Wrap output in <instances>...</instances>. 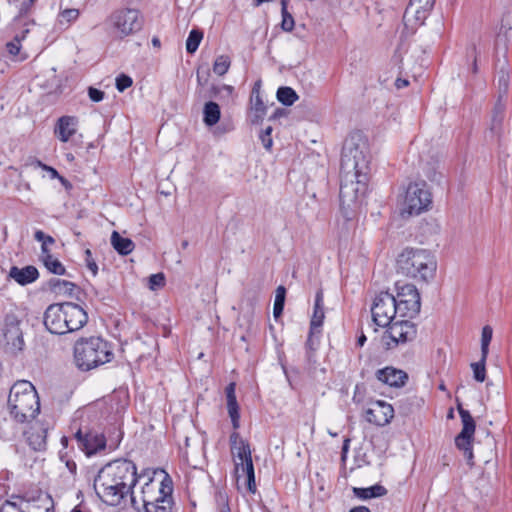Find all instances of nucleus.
Wrapping results in <instances>:
<instances>
[{"mask_svg":"<svg viewBox=\"0 0 512 512\" xmlns=\"http://www.w3.org/2000/svg\"><path fill=\"white\" fill-rule=\"evenodd\" d=\"M366 141L360 134L351 135L344 142L340 168V206L346 218L367 190L369 161L365 154Z\"/></svg>","mask_w":512,"mask_h":512,"instance_id":"f257e3e1","label":"nucleus"},{"mask_svg":"<svg viewBox=\"0 0 512 512\" xmlns=\"http://www.w3.org/2000/svg\"><path fill=\"white\" fill-rule=\"evenodd\" d=\"M136 465L128 459H116L103 466L94 479V489L101 501L119 506L127 496L135 507L133 488L137 483Z\"/></svg>","mask_w":512,"mask_h":512,"instance_id":"f03ea898","label":"nucleus"},{"mask_svg":"<svg viewBox=\"0 0 512 512\" xmlns=\"http://www.w3.org/2000/svg\"><path fill=\"white\" fill-rule=\"evenodd\" d=\"M8 407L11 417L19 423L29 422L37 416L40 401L31 382L20 380L13 384L8 396Z\"/></svg>","mask_w":512,"mask_h":512,"instance_id":"7ed1b4c3","label":"nucleus"},{"mask_svg":"<svg viewBox=\"0 0 512 512\" xmlns=\"http://www.w3.org/2000/svg\"><path fill=\"white\" fill-rule=\"evenodd\" d=\"M436 269L435 256L426 249L406 248L397 258L399 273L424 282L435 276Z\"/></svg>","mask_w":512,"mask_h":512,"instance_id":"20e7f679","label":"nucleus"},{"mask_svg":"<svg viewBox=\"0 0 512 512\" xmlns=\"http://www.w3.org/2000/svg\"><path fill=\"white\" fill-rule=\"evenodd\" d=\"M113 357L111 344L101 337L81 338L74 346L75 363L82 371L108 363Z\"/></svg>","mask_w":512,"mask_h":512,"instance_id":"39448f33","label":"nucleus"},{"mask_svg":"<svg viewBox=\"0 0 512 512\" xmlns=\"http://www.w3.org/2000/svg\"><path fill=\"white\" fill-rule=\"evenodd\" d=\"M104 25L109 35L122 40L141 31L144 18L138 9L120 8L107 17Z\"/></svg>","mask_w":512,"mask_h":512,"instance_id":"423d86ee","label":"nucleus"},{"mask_svg":"<svg viewBox=\"0 0 512 512\" xmlns=\"http://www.w3.org/2000/svg\"><path fill=\"white\" fill-rule=\"evenodd\" d=\"M394 295L398 314L402 317L413 318L420 312V294L413 284L396 282Z\"/></svg>","mask_w":512,"mask_h":512,"instance_id":"0eeeda50","label":"nucleus"},{"mask_svg":"<svg viewBox=\"0 0 512 512\" xmlns=\"http://www.w3.org/2000/svg\"><path fill=\"white\" fill-rule=\"evenodd\" d=\"M387 326L388 329L382 336L383 346L387 350L394 349L398 345H404L416 338V325L409 320L391 321Z\"/></svg>","mask_w":512,"mask_h":512,"instance_id":"6e6552de","label":"nucleus"},{"mask_svg":"<svg viewBox=\"0 0 512 512\" xmlns=\"http://www.w3.org/2000/svg\"><path fill=\"white\" fill-rule=\"evenodd\" d=\"M431 203V193L426 188V183H411L406 189L402 214L418 215L427 210Z\"/></svg>","mask_w":512,"mask_h":512,"instance_id":"1a4fd4ad","label":"nucleus"},{"mask_svg":"<svg viewBox=\"0 0 512 512\" xmlns=\"http://www.w3.org/2000/svg\"><path fill=\"white\" fill-rule=\"evenodd\" d=\"M21 321L14 314L6 315L2 328L5 351L11 355H17L24 349L25 342L20 328Z\"/></svg>","mask_w":512,"mask_h":512,"instance_id":"9d476101","label":"nucleus"},{"mask_svg":"<svg viewBox=\"0 0 512 512\" xmlns=\"http://www.w3.org/2000/svg\"><path fill=\"white\" fill-rule=\"evenodd\" d=\"M371 312L376 325L380 327L389 325L398 314L394 295L387 291L380 292L374 299Z\"/></svg>","mask_w":512,"mask_h":512,"instance_id":"9b49d317","label":"nucleus"},{"mask_svg":"<svg viewBox=\"0 0 512 512\" xmlns=\"http://www.w3.org/2000/svg\"><path fill=\"white\" fill-rule=\"evenodd\" d=\"M172 492V480L168 475H166L160 484V496L154 501H150L145 497L143 498V508L145 512H172Z\"/></svg>","mask_w":512,"mask_h":512,"instance_id":"f8f14e48","label":"nucleus"},{"mask_svg":"<svg viewBox=\"0 0 512 512\" xmlns=\"http://www.w3.org/2000/svg\"><path fill=\"white\" fill-rule=\"evenodd\" d=\"M74 438L78 447L87 455L91 456L104 450L107 446V440L103 433H98L90 429H78Z\"/></svg>","mask_w":512,"mask_h":512,"instance_id":"ddd939ff","label":"nucleus"},{"mask_svg":"<svg viewBox=\"0 0 512 512\" xmlns=\"http://www.w3.org/2000/svg\"><path fill=\"white\" fill-rule=\"evenodd\" d=\"M63 307V303H53L47 307L44 313V326L52 334L62 335L67 333L65 310Z\"/></svg>","mask_w":512,"mask_h":512,"instance_id":"4468645a","label":"nucleus"},{"mask_svg":"<svg viewBox=\"0 0 512 512\" xmlns=\"http://www.w3.org/2000/svg\"><path fill=\"white\" fill-rule=\"evenodd\" d=\"M26 512H54L51 496L40 489L23 492Z\"/></svg>","mask_w":512,"mask_h":512,"instance_id":"2eb2a0df","label":"nucleus"},{"mask_svg":"<svg viewBox=\"0 0 512 512\" xmlns=\"http://www.w3.org/2000/svg\"><path fill=\"white\" fill-rule=\"evenodd\" d=\"M393 416L394 409L392 405L381 400L371 403L370 407L366 410V420L377 426L387 425Z\"/></svg>","mask_w":512,"mask_h":512,"instance_id":"dca6fc26","label":"nucleus"},{"mask_svg":"<svg viewBox=\"0 0 512 512\" xmlns=\"http://www.w3.org/2000/svg\"><path fill=\"white\" fill-rule=\"evenodd\" d=\"M65 310V320L67 333L78 331L83 328L88 321L87 312L78 304L73 302H63Z\"/></svg>","mask_w":512,"mask_h":512,"instance_id":"f3484780","label":"nucleus"},{"mask_svg":"<svg viewBox=\"0 0 512 512\" xmlns=\"http://www.w3.org/2000/svg\"><path fill=\"white\" fill-rule=\"evenodd\" d=\"M376 378L391 387H402L405 385L408 375L403 370L387 366L376 372Z\"/></svg>","mask_w":512,"mask_h":512,"instance_id":"a211bd4d","label":"nucleus"},{"mask_svg":"<svg viewBox=\"0 0 512 512\" xmlns=\"http://www.w3.org/2000/svg\"><path fill=\"white\" fill-rule=\"evenodd\" d=\"M78 119L75 116H62L58 119L54 133L61 142H68L77 131Z\"/></svg>","mask_w":512,"mask_h":512,"instance_id":"6ab92c4d","label":"nucleus"},{"mask_svg":"<svg viewBox=\"0 0 512 512\" xmlns=\"http://www.w3.org/2000/svg\"><path fill=\"white\" fill-rule=\"evenodd\" d=\"M9 277L19 285L25 286L35 282L38 279L39 271L33 265H28L23 268L12 266L9 271Z\"/></svg>","mask_w":512,"mask_h":512,"instance_id":"aec40b11","label":"nucleus"},{"mask_svg":"<svg viewBox=\"0 0 512 512\" xmlns=\"http://www.w3.org/2000/svg\"><path fill=\"white\" fill-rule=\"evenodd\" d=\"M434 4L435 2L433 1L428 3V0H420L417 4H412V0H410L405 10L404 18H406L410 12H413L416 24L423 25L430 11L434 7Z\"/></svg>","mask_w":512,"mask_h":512,"instance_id":"412c9836","label":"nucleus"},{"mask_svg":"<svg viewBox=\"0 0 512 512\" xmlns=\"http://www.w3.org/2000/svg\"><path fill=\"white\" fill-rule=\"evenodd\" d=\"M323 298V291L322 289H319L315 295L313 315L310 321V328L312 329H321L323 325L325 318Z\"/></svg>","mask_w":512,"mask_h":512,"instance_id":"4be33fe9","label":"nucleus"},{"mask_svg":"<svg viewBox=\"0 0 512 512\" xmlns=\"http://www.w3.org/2000/svg\"><path fill=\"white\" fill-rule=\"evenodd\" d=\"M29 446L35 451H42L46 448L47 430L45 428H32L26 433Z\"/></svg>","mask_w":512,"mask_h":512,"instance_id":"5701e85b","label":"nucleus"},{"mask_svg":"<svg viewBox=\"0 0 512 512\" xmlns=\"http://www.w3.org/2000/svg\"><path fill=\"white\" fill-rule=\"evenodd\" d=\"M352 491L354 496L362 500L382 497L388 492L387 489L380 484H375L367 488L353 487Z\"/></svg>","mask_w":512,"mask_h":512,"instance_id":"b1692460","label":"nucleus"},{"mask_svg":"<svg viewBox=\"0 0 512 512\" xmlns=\"http://www.w3.org/2000/svg\"><path fill=\"white\" fill-rule=\"evenodd\" d=\"M321 329L309 328L308 338L305 344L307 361L315 363L314 352L318 349L320 343Z\"/></svg>","mask_w":512,"mask_h":512,"instance_id":"393cba45","label":"nucleus"},{"mask_svg":"<svg viewBox=\"0 0 512 512\" xmlns=\"http://www.w3.org/2000/svg\"><path fill=\"white\" fill-rule=\"evenodd\" d=\"M111 244L120 255L130 254L135 247L134 242L130 238L122 237L116 231L111 235Z\"/></svg>","mask_w":512,"mask_h":512,"instance_id":"a878e982","label":"nucleus"},{"mask_svg":"<svg viewBox=\"0 0 512 512\" xmlns=\"http://www.w3.org/2000/svg\"><path fill=\"white\" fill-rule=\"evenodd\" d=\"M221 111L220 106L213 101L205 103L203 109V122L211 127L218 123L220 120Z\"/></svg>","mask_w":512,"mask_h":512,"instance_id":"bb28decb","label":"nucleus"},{"mask_svg":"<svg viewBox=\"0 0 512 512\" xmlns=\"http://www.w3.org/2000/svg\"><path fill=\"white\" fill-rule=\"evenodd\" d=\"M35 2L36 0H23L21 2L19 6L18 15L13 20L15 26H27L28 23H34V21L29 20L27 16L30 13Z\"/></svg>","mask_w":512,"mask_h":512,"instance_id":"cd10ccee","label":"nucleus"},{"mask_svg":"<svg viewBox=\"0 0 512 512\" xmlns=\"http://www.w3.org/2000/svg\"><path fill=\"white\" fill-rule=\"evenodd\" d=\"M0 512H26L23 493L11 495L10 499L0 506Z\"/></svg>","mask_w":512,"mask_h":512,"instance_id":"c85d7f7f","label":"nucleus"},{"mask_svg":"<svg viewBox=\"0 0 512 512\" xmlns=\"http://www.w3.org/2000/svg\"><path fill=\"white\" fill-rule=\"evenodd\" d=\"M457 410H458V413L460 415L461 422H462L461 432L464 434L474 436L475 428H476L474 418L471 416V414L468 410H466L462 407L461 404L457 405Z\"/></svg>","mask_w":512,"mask_h":512,"instance_id":"c756f323","label":"nucleus"},{"mask_svg":"<svg viewBox=\"0 0 512 512\" xmlns=\"http://www.w3.org/2000/svg\"><path fill=\"white\" fill-rule=\"evenodd\" d=\"M41 261L43 262L46 269L55 275H65L66 269L64 265L56 258L52 256V254L46 253L41 255Z\"/></svg>","mask_w":512,"mask_h":512,"instance_id":"7c9ffc66","label":"nucleus"},{"mask_svg":"<svg viewBox=\"0 0 512 512\" xmlns=\"http://www.w3.org/2000/svg\"><path fill=\"white\" fill-rule=\"evenodd\" d=\"M232 454L235 456V468L236 471L240 469V465H243L245 461H248L251 457V450L250 445L246 441H240V446H237L232 452Z\"/></svg>","mask_w":512,"mask_h":512,"instance_id":"2f4dec72","label":"nucleus"},{"mask_svg":"<svg viewBox=\"0 0 512 512\" xmlns=\"http://www.w3.org/2000/svg\"><path fill=\"white\" fill-rule=\"evenodd\" d=\"M277 100L285 106H291L298 99L294 89L288 86L279 87L277 90Z\"/></svg>","mask_w":512,"mask_h":512,"instance_id":"473e14b6","label":"nucleus"},{"mask_svg":"<svg viewBox=\"0 0 512 512\" xmlns=\"http://www.w3.org/2000/svg\"><path fill=\"white\" fill-rule=\"evenodd\" d=\"M243 473L247 476V489L250 493L256 492V483H255V472L252 458H249L248 461H245L243 465H240Z\"/></svg>","mask_w":512,"mask_h":512,"instance_id":"72a5a7b5","label":"nucleus"},{"mask_svg":"<svg viewBox=\"0 0 512 512\" xmlns=\"http://www.w3.org/2000/svg\"><path fill=\"white\" fill-rule=\"evenodd\" d=\"M203 39V32L200 29H192L186 40V51L193 54L197 51L201 40Z\"/></svg>","mask_w":512,"mask_h":512,"instance_id":"f704fd0d","label":"nucleus"},{"mask_svg":"<svg viewBox=\"0 0 512 512\" xmlns=\"http://www.w3.org/2000/svg\"><path fill=\"white\" fill-rule=\"evenodd\" d=\"M280 3L282 15L281 27L284 31L290 32L294 29L295 22L293 16L287 9L289 0H280Z\"/></svg>","mask_w":512,"mask_h":512,"instance_id":"c9c22d12","label":"nucleus"},{"mask_svg":"<svg viewBox=\"0 0 512 512\" xmlns=\"http://www.w3.org/2000/svg\"><path fill=\"white\" fill-rule=\"evenodd\" d=\"M251 102L253 104V110L255 112V119L253 120V122H259L263 119L265 113H266V106L264 105V102L260 96V94L258 95H251Z\"/></svg>","mask_w":512,"mask_h":512,"instance_id":"e433bc0d","label":"nucleus"},{"mask_svg":"<svg viewBox=\"0 0 512 512\" xmlns=\"http://www.w3.org/2000/svg\"><path fill=\"white\" fill-rule=\"evenodd\" d=\"M231 61L227 55H220L216 58L213 64V71L219 76L226 74L230 68Z\"/></svg>","mask_w":512,"mask_h":512,"instance_id":"4c0bfd02","label":"nucleus"},{"mask_svg":"<svg viewBox=\"0 0 512 512\" xmlns=\"http://www.w3.org/2000/svg\"><path fill=\"white\" fill-rule=\"evenodd\" d=\"M493 330L489 325H486L482 329L481 335V354L483 358H487L489 352V344L492 340Z\"/></svg>","mask_w":512,"mask_h":512,"instance_id":"58836bf2","label":"nucleus"},{"mask_svg":"<svg viewBox=\"0 0 512 512\" xmlns=\"http://www.w3.org/2000/svg\"><path fill=\"white\" fill-rule=\"evenodd\" d=\"M486 359L487 358H483V356L481 355V359L478 362L471 364V368L473 370V376L477 382H484V380L486 378V368H485Z\"/></svg>","mask_w":512,"mask_h":512,"instance_id":"ea45409f","label":"nucleus"},{"mask_svg":"<svg viewBox=\"0 0 512 512\" xmlns=\"http://www.w3.org/2000/svg\"><path fill=\"white\" fill-rule=\"evenodd\" d=\"M34 238L41 242V255L49 253L48 245L55 244V239L52 236L46 235L42 230H37L34 233Z\"/></svg>","mask_w":512,"mask_h":512,"instance_id":"a19ab883","label":"nucleus"},{"mask_svg":"<svg viewBox=\"0 0 512 512\" xmlns=\"http://www.w3.org/2000/svg\"><path fill=\"white\" fill-rule=\"evenodd\" d=\"M228 414L231 418L232 426L234 430H237L240 427V414H239V405L237 401L232 403H227Z\"/></svg>","mask_w":512,"mask_h":512,"instance_id":"79ce46f5","label":"nucleus"},{"mask_svg":"<svg viewBox=\"0 0 512 512\" xmlns=\"http://www.w3.org/2000/svg\"><path fill=\"white\" fill-rule=\"evenodd\" d=\"M79 16V10L78 9H74V8H70V9H65L63 10L59 16H58V21L60 24H70L71 22L75 21Z\"/></svg>","mask_w":512,"mask_h":512,"instance_id":"37998d69","label":"nucleus"},{"mask_svg":"<svg viewBox=\"0 0 512 512\" xmlns=\"http://www.w3.org/2000/svg\"><path fill=\"white\" fill-rule=\"evenodd\" d=\"M473 436L460 432L455 438L456 447L461 450H468L472 447Z\"/></svg>","mask_w":512,"mask_h":512,"instance_id":"c03bdc74","label":"nucleus"},{"mask_svg":"<svg viewBox=\"0 0 512 512\" xmlns=\"http://www.w3.org/2000/svg\"><path fill=\"white\" fill-rule=\"evenodd\" d=\"M148 286L150 290H157L165 286V276L163 273L152 274L149 277Z\"/></svg>","mask_w":512,"mask_h":512,"instance_id":"a18cd8bd","label":"nucleus"},{"mask_svg":"<svg viewBox=\"0 0 512 512\" xmlns=\"http://www.w3.org/2000/svg\"><path fill=\"white\" fill-rule=\"evenodd\" d=\"M48 286L51 291L55 293H62L61 286H71L74 287V283L67 281V280H61L57 278H52L48 282Z\"/></svg>","mask_w":512,"mask_h":512,"instance_id":"49530a36","label":"nucleus"},{"mask_svg":"<svg viewBox=\"0 0 512 512\" xmlns=\"http://www.w3.org/2000/svg\"><path fill=\"white\" fill-rule=\"evenodd\" d=\"M132 78L126 74H120L116 77V88L119 92H123L132 85Z\"/></svg>","mask_w":512,"mask_h":512,"instance_id":"de8ad7c7","label":"nucleus"},{"mask_svg":"<svg viewBox=\"0 0 512 512\" xmlns=\"http://www.w3.org/2000/svg\"><path fill=\"white\" fill-rule=\"evenodd\" d=\"M271 133H272V127L268 126L260 134V140L262 142V145L268 151L271 150L272 145H273Z\"/></svg>","mask_w":512,"mask_h":512,"instance_id":"09e8293b","label":"nucleus"},{"mask_svg":"<svg viewBox=\"0 0 512 512\" xmlns=\"http://www.w3.org/2000/svg\"><path fill=\"white\" fill-rule=\"evenodd\" d=\"M504 116L492 115L490 132L496 136H499L502 131Z\"/></svg>","mask_w":512,"mask_h":512,"instance_id":"8fccbe9b","label":"nucleus"},{"mask_svg":"<svg viewBox=\"0 0 512 512\" xmlns=\"http://www.w3.org/2000/svg\"><path fill=\"white\" fill-rule=\"evenodd\" d=\"M85 262L87 268L92 272L93 276H96L98 273V266L92 257V252L90 249L85 250Z\"/></svg>","mask_w":512,"mask_h":512,"instance_id":"3c124183","label":"nucleus"},{"mask_svg":"<svg viewBox=\"0 0 512 512\" xmlns=\"http://www.w3.org/2000/svg\"><path fill=\"white\" fill-rule=\"evenodd\" d=\"M498 86H499V95L504 96L507 93V91H508L509 77L503 71L499 75Z\"/></svg>","mask_w":512,"mask_h":512,"instance_id":"603ef678","label":"nucleus"},{"mask_svg":"<svg viewBox=\"0 0 512 512\" xmlns=\"http://www.w3.org/2000/svg\"><path fill=\"white\" fill-rule=\"evenodd\" d=\"M6 49L8 53L12 56H17L21 49V42H19V38H13L12 41L6 44Z\"/></svg>","mask_w":512,"mask_h":512,"instance_id":"864d4df0","label":"nucleus"},{"mask_svg":"<svg viewBox=\"0 0 512 512\" xmlns=\"http://www.w3.org/2000/svg\"><path fill=\"white\" fill-rule=\"evenodd\" d=\"M88 95L93 102H100L104 99L105 93L100 89L89 87Z\"/></svg>","mask_w":512,"mask_h":512,"instance_id":"5fc2aeb1","label":"nucleus"},{"mask_svg":"<svg viewBox=\"0 0 512 512\" xmlns=\"http://www.w3.org/2000/svg\"><path fill=\"white\" fill-rule=\"evenodd\" d=\"M286 288L282 285L278 286L275 292L274 304L285 305Z\"/></svg>","mask_w":512,"mask_h":512,"instance_id":"6e6d98bb","label":"nucleus"},{"mask_svg":"<svg viewBox=\"0 0 512 512\" xmlns=\"http://www.w3.org/2000/svg\"><path fill=\"white\" fill-rule=\"evenodd\" d=\"M235 387H236V385L233 382L227 385V387L225 389L227 403H232V402L237 401L236 394H235Z\"/></svg>","mask_w":512,"mask_h":512,"instance_id":"4d7b16f0","label":"nucleus"},{"mask_svg":"<svg viewBox=\"0 0 512 512\" xmlns=\"http://www.w3.org/2000/svg\"><path fill=\"white\" fill-rule=\"evenodd\" d=\"M114 434L116 436L115 437H110V442H109V448L111 450H114V449H116L118 447V445H119V443H120V441L122 439V435H123V433L120 430L116 429V428H114Z\"/></svg>","mask_w":512,"mask_h":512,"instance_id":"13d9d810","label":"nucleus"},{"mask_svg":"<svg viewBox=\"0 0 512 512\" xmlns=\"http://www.w3.org/2000/svg\"><path fill=\"white\" fill-rule=\"evenodd\" d=\"M210 76L209 69H206L204 72H201L200 69L197 71V83L199 86H204L208 83Z\"/></svg>","mask_w":512,"mask_h":512,"instance_id":"bf43d9fd","label":"nucleus"},{"mask_svg":"<svg viewBox=\"0 0 512 512\" xmlns=\"http://www.w3.org/2000/svg\"><path fill=\"white\" fill-rule=\"evenodd\" d=\"M502 97V95H499V98L494 106L492 115L504 116L505 104L502 102Z\"/></svg>","mask_w":512,"mask_h":512,"instance_id":"052dcab7","label":"nucleus"},{"mask_svg":"<svg viewBox=\"0 0 512 512\" xmlns=\"http://www.w3.org/2000/svg\"><path fill=\"white\" fill-rule=\"evenodd\" d=\"M230 446H231V451L234 452L235 448L237 446H240V441H244L241 437H240V434L236 431H234L231 435H230Z\"/></svg>","mask_w":512,"mask_h":512,"instance_id":"680f3d73","label":"nucleus"},{"mask_svg":"<svg viewBox=\"0 0 512 512\" xmlns=\"http://www.w3.org/2000/svg\"><path fill=\"white\" fill-rule=\"evenodd\" d=\"M43 170H46L47 172L50 173V177L52 179H55V178H59L61 181H63L64 179L59 175L58 171L51 167V166H48V165H43Z\"/></svg>","mask_w":512,"mask_h":512,"instance_id":"e2e57ef3","label":"nucleus"},{"mask_svg":"<svg viewBox=\"0 0 512 512\" xmlns=\"http://www.w3.org/2000/svg\"><path fill=\"white\" fill-rule=\"evenodd\" d=\"M471 56L473 57V64H472V72L477 73L478 67H477V52H476V46L472 45L471 47Z\"/></svg>","mask_w":512,"mask_h":512,"instance_id":"0e129e2a","label":"nucleus"},{"mask_svg":"<svg viewBox=\"0 0 512 512\" xmlns=\"http://www.w3.org/2000/svg\"><path fill=\"white\" fill-rule=\"evenodd\" d=\"M463 452V455L464 457L466 458L467 460V463L470 465V466H473V458H474V455H473V450H472V447L468 448V450H464L462 451Z\"/></svg>","mask_w":512,"mask_h":512,"instance_id":"69168bd1","label":"nucleus"},{"mask_svg":"<svg viewBox=\"0 0 512 512\" xmlns=\"http://www.w3.org/2000/svg\"><path fill=\"white\" fill-rule=\"evenodd\" d=\"M283 310H284V305L274 304V307H273L274 318L278 319L279 317H281Z\"/></svg>","mask_w":512,"mask_h":512,"instance_id":"338daca9","label":"nucleus"},{"mask_svg":"<svg viewBox=\"0 0 512 512\" xmlns=\"http://www.w3.org/2000/svg\"><path fill=\"white\" fill-rule=\"evenodd\" d=\"M221 88L218 85H212L210 88L209 97H217L221 93Z\"/></svg>","mask_w":512,"mask_h":512,"instance_id":"774afa93","label":"nucleus"}]
</instances>
